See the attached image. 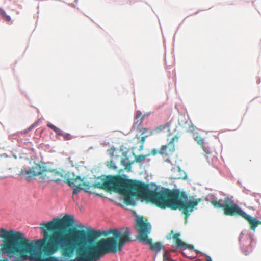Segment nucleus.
I'll return each instance as SVG.
<instances>
[{"mask_svg": "<svg viewBox=\"0 0 261 261\" xmlns=\"http://www.w3.org/2000/svg\"><path fill=\"white\" fill-rule=\"evenodd\" d=\"M146 155H136L135 156V161L137 163H141L143 161H144L146 158Z\"/></svg>", "mask_w": 261, "mask_h": 261, "instance_id": "obj_19", "label": "nucleus"}, {"mask_svg": "<svg viewBox=\"0 0 261 261\" xmlns=\"http://www.w3.org/2000/svg\"><path fill=\"white\" fill-rule=\"evenodd\" d=\"M46 169L45 167L41 166L39 164H35L29 170H21L19 173V175L24 177L27 176L29 178L42 175L43 177Z\"/></svg>", "mask_w": 261, "mask_h": 261, "instance_id": "obj_5", "label": "nucleus"}, {"mask_svg": "<svg viewBox=\"0 0 261 261\" xmlns=\"http://www.w3.org/2000/svg\"><path fill=\"white\" fill-rule=\"evenodd\" d=\"M124 162V160L123 159L122 161H121V163L123 164Z\"/></svg>", "mask_w": 261, "mask_h": 261, "instance_id": "obj_27", "label": "nucleus"}, {"mask_svg": "<svg viewBox=\"0 0 261 261\" xmlns=\"http://www.w3.org/2000/svg\"><path fill=\"white\" fill-rule=\"evenodd\" d=\"M47 127L53 129L57 135L63 136L64 140H70L72 139V136L70 134L64 133L61 130L60 128H58L54 125L51 123H48L47 124Z\"/></svg>", "mask_w": 261, "mask_h": 261, "instance_id": "obj_8", "label": "nucleus"}, {"mask_svg": "<svg viewBox=\"0 0 261 261\" xmlns=\"http://www.w3.org/2000/svg\"><path fill=\"white\" fill-rule=\"evenodd\" d=\"M83 179L79 176H77L75 178H67L66 177L64 179V182L67 183L70 187L78 186L81 183L79 181H82Z\"/></svg>", "mask_w": 261, "mask_h": 261, "instance_id": "obj_12", "label": "nucleus"}, {"mask_svg": "<svg viewBox=\"0 0 261 261\" xmlns=\"http://www.w3.org/2000/svg\"><path fill=\"white\" fill-rule=\"evenodd\" d=\"M107 166L108 168L116 170L117 169V167L115 165V163L113 161H110L106 163Z\"/></svg>", "mask_w": 261, "mask_h": 261, "instance_id": "obj_18", "label": "nucleus"}, {"mask_svg": "<svg viewBox=\"0 0 261 261\" xmlns=\"http://www.w3.org/2000/svg\"><path fill=\"white\" fill-rule=\"evenodd\" d=\"M5 11L2 8H0V14L3 16L5 13Z\"/></svg>", "mask_w": 261, "mask_h": 261, "instance_id": "obj_23", "label": "nucleus"}, {"mask_svg": "<svg viewBox=\"0 0 261 261\" xmlns=\"http://www.w3.org/2000/svg\"><path fill=\"white\" fill-rule=\"evenodd\" d=\"M2 17L5 21L8 22L10 21L11 20L10 16L7 15L6 13L4 15H3Z\"/></svg>", "mask_w": 261, "mask_h": 261, "instance_id": "obj_22", "label": "nucleus"}, {"mask_svg": "<svg viewBox=\"0 0 261 261\" xmlns=\"http://www.w3.org/2000/svg\"><path fill=\"white\" fill-rule=\"evenodd\" d=\"M136 226L139 240L149 245L150 248L152 250L159 252L162 249L163 246L161 242H158L153 244L152 239L148 238V235L151 232V225L147 222V220L144 221L143 217H141L136 220Z\"/></svg>", "mask_w": 261, "mask_h": 261, "instance_id": "obj_2", "label": "nucleus"}, {"mask_svg": "<svg viewBox=\"0 0 261 261\" xmlns=\"http://www.w3.org/2000/svg\"><path fill=\"white\" fill-rule=\"evenodd\" d=\"M195 141H196V142L199 145H200V146L203 148V149L204 150V151L207 153V154H209L210 153V151L206 149L204 147V139L203 138H202L201 136H196L195 138Z\"/></svg>", "mask_w": 261, "mask_h": 261, "instance_id": "obj_15", "label": "nucleus"}, {"mask_svg": "<svg viewBox=\"0 0 261 261\" xmlns=\"http://www.w3.org/2000/svg\"><path fill=\"white\" fill-rule=\"evenodd\" d=\"M122 180V176L120 175L108 176L103 183L98 182L93 185L92 187L108 191L120 192L122 189L119 187L124 186L125 184Z\"/></svg>", "mask_w": 261, "mask_h": 261, "instance_id": "obj_3", "label": "nucleus"}, {"mask_svg": "<svg viewBox=\"0 0 261 261\" xmlns=\"http://www.w3.org/2000/svg\"><path fill=\"white\" fill-rule=\"evenodd\" d=\"M130 165H131L130 163L127 164V165L126 166V168L127 169L128 168H130Z\"/></svg>", "mask_w": 261, "mask_h": 261, "instance_id": "obj_25", "label": "nucleus"}, {"mask_svg": "<svg viewBox=\"0 0 261 261\" xmlns=\"http://www.w3.org/2000/svg\"><path fill=\"white\" fill-rule=\"evenodd\" d=\"M66 175L57 169L49 170L46 168L45 173L43 175V178L50 181L58 182L64 180L65 179Z\"/></svg>", "mask_w": 261, "mask_h": 261, "instance_id": "obj_6", "label": "nucleus"}, {"mask_svg": "<svg viewBox=\"0 0 261 261\" xmlns=\"http://www.w3.org/2000/svg\"><path fill=\"white\" fill-rule=\"evenodd\" d=\"M145 115H143L142 112L138 111L136 112L135 116V122L133 125L134 128L140 126L142 123Z\"/></svg>", "mask_w": 261, "mask_h": 261, "instance_id": "obj_11", "label": "nucleus"}, {"mask_svg": "<svg viewBox=\"0 0 261 261\" xmlns=\"http://www.w3.org/2000/svg\"><path fill=\"white\" fill-rule=\"evenodd\" d=\"M245 220L247 221L249 224L251 229L253 231L255 230L258 225H261V221L257 220L255 218H253L248 215H247Z\"/></svg>", "mask_w": 261, "mask_h": 261, "instance_id": "obj_10", "label": "nucleus"}, {"mask_svg": "<svg viewBox=\"0 0 261 261\" xmlns=\"http://www.w3.org/2000/svg\"><path fill=\"white\" fill-rule=\"evenodd\" d=\"M80 185L81 187H83V189H84L85 191H87L90 188L89 184L87 182L81 183Z\"/></svg>", "mask_w": 261, "mask_h": 261, "instance_id": "obj_21", "label": "nucleus"}, {"mask_svg": "<svg viewBox=\"0 0 261 261\" xmlns=\"http://www.w3.org/2000/svg\"><path fill=\"white\" fill-rule=\"evenodd\" d=\"M176 249H172L170 251H166L163 254V260H171L170 252H176Z\"/></svg>", "mask_w": 261, "mask_h": 261, "instance_id": "obj_17", "label": "nucleus"}, {"mask_svg": "<svg viewBox=\"0 0 261 261\" xmlns=\"http://www.w3.org/2000/svg\"><path fill=\"white\" fill-rule=\"evenodd\" d=\"M224 199H220L219 201H212L211 204L215 207L221 208L223 210L225 206V204L224 203Z\"/></svg>", "mask_w": 261, "mask_h": 261, "instance_id": "obj_16", "label": "nucleus"}, {"mask_svg": "<svg viewBox=\"0 0 261 261\" xmlns=\"http://www.w3.org/2000/svg\"><path fill=\"white\" fill-rule=\"evenodd\" d=\"M178 137L174 136L168 144L163 145L159 150V153L162 155H169L172 154L175 151V145L174 142L178 141Z\"/></svg>", "mask_w": 261, "mask_h": 261, "instance_id": "obj_7", "label": "nucleus"}, {"mask_svg": "<svg viewBox=\"0 0 261 261\" xmlns=\"http://www.w3.org/2000/svg\"><path fill=\"white\" fill-rule=\"evenodd\" d=\"M125 184L120 186L122 190L115 192L124 195V203L127 205H134L136 201L133 196H136L147 202L155 204L157 207L172 210H179L185 215L186 219L194 208L201 201L200 199L189 200L187 202V195L184 192L177 189H164L157 191L156 189H149V184L137 180H131L122 177Z\"/></svg>", "mask_w": 261, "mask_h": 261, "instance_id": "obj_1", "label": "nucleus"}, {"mask_svg": "<svg viewBox=\"0 0 261 261\" xmlns=\"http://www.w3.org/2000/svg\"><path fill=\"white\" fill-rule=\"evenodd\" d=\"M72 187L73 189V195L77 194L81 190L83 189V187H81L80 185H79L78 186Z\"/></svg>", "mask_w": 261, "mask_h": 261, "instance_id": "obj_20", "label": "nucleus"}, {"mask_svg": "<svg viewBox=\"0 0 261 261\" xmlns=\"http://www.w3.org/2000/svg\"><path fill=\"white\" fill-rule=\"evenodd\" d=\"M141 133L140 136L139 137V141L143 144H144L145 139L148 137L154 134L153 130H149L147 128H142L140 129Z\"/></svg>", "mask_w": 261, "mask_h": 261, "instance_id": "obj_9", "label": "nucleus"}, {"mask_svg": "<svg viewBox=\"0 0 261 261\" xmlns=\"http://www.w3.org/2000/svg\"><path fill=\"white\" fill-rule=\"evenodd\" d=\"M224 203L225 204L224 209V214L225 215L231 216L239 215L245 219H246L247 214L230 199L229 198H225Z\"/></svg>", "mask_w": 261, "mask_h": 261, "instance_id": "obj_4", "label": "nucleus"}, {"mask_svg": "<svg viewBox=\"0 0 261 261\" xmlns=\"http://www.w3.org/2000/svg\"><path fill=\"white\" fill-rule=\"evenodd\" d=\"M185 246H186L187 248H188L189 249H193L194 248V247H193V246L192 245L186 244V245Z\"/></svg>", "mask_w": 261, "mask_h": 261, "instance_id": "obj_24", "label": "nucleus"}, {"mask_svg": "<svg viewBox=\"0 0 261 261\" xmlns=\"http://www.w3.org/2000/svg\"><path fill=\"white\" fill-rule=\"evenodd\" d=\"M32 127H33L32 126L30 127L29 128V130H30L32 128Z\"/></svg>", "mask_w": 261, "mask_h": 261, "instance_id": "obj_28", "label": "nucleus"}, {"mask_svg": "<svg viewBox=\"0 0 261 261\" xmlns=\"http://www.w3.org/2000/svg\"><path fill=\"white\" fill-rule=\"evenodd\" d=\"M206 261H212L210 257H209L207 260Z\"/></svg>", "mask_w": 261, "mask_h": 261, "instance_id": "obj_26", "label": "nucleus"}, {"mask_svg": "<svg viewBox=\"0 0 261 261\" xmlns=\"http://www.w3.org/2000/svg\"><path fill=\"white\" fill-rule=\"evenodd\" d=\"M180 234L179 233H176L173 235V239L176 243V245L178 248H183L186 245V244L184 242H182L180 239H179Z\"/></svg>", "mask_w": 261, "mask_h": 261, "instance_id": "obj_14", "label": "nucleus"}, {"mask_svg": "<svg viewBox=\"0 0 261 261\" xmlns=\"http://www.w3.org/2000/svg\"><path fill=\"white\" fill-rule=\"evenodd\" d=\"M171 125V123L170 122H166V123L155 128L153 129L154 133H159L165 129L167 130L168 132H169L170 130Z\"/></svg>", "mask_w": 261, "mask_h": 261, "instance_id": "obj_13", "label": "nucleus"}]
</instances>
